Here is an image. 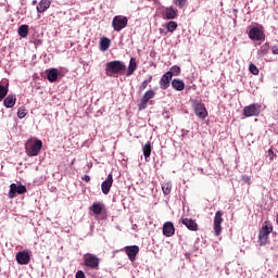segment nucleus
Here are the masks:
<instances>
[{
    "label": "nucleus",
    "mask_w": 278,
    "mask_h": 278,
    "mask_svg": "<svg viewBox=\"0 0 278 278\" xmlns=\"http://www.w3.org/2000/svg\"><path fill=\"white\" fill-rule=\"evenodd\" d=\"M26 154L28 157H36L38 153L42 150V140L40 139H29L25 143Z\"/></svg>",
    "instance_id": "1"
},
{
    "label": "nucleus",
    "mask_w": 278,
    "mask_h": 278,
    "mask_svg": "<svg viewBox=\"0 0 278 278\" xmlns=\"http://www.w3.org/2000/svg\"><path fill=\"white\" fill-rule=\"evenodd\" d=\"M126 68L127 66L123 61H111L106 63L105 71L108 77H112L113 75H121Z\"/></svg>",
    "instance_id": "2"
},
{
    "label": "nucleus",
    "mask_w": 278,
    "mask_h": 278,
    "mask_svg": "<svg viewBox=\"0 0 278 278\" xmlns=\"http://www.w3.org/2000/svg\"><path fill=\"white\" fill-rule=\"evenodd\" d=\"M83 260L86 268H89L90 270H99V264H101V260L97 255L87 253L83 256Z\"/></svg>",
    "instance_id": "3"
},
{
    "label": "nucleus",
    "mask_w": 278,
    "mask_h": 278,
    "mask_svg": "<svg viewBox=\"0 0 278 278\" xmlns=\"http://www.w3.org/2000/svg\"><path fill=\"white\" fill-rule=\"evenodd\" d=\"M270 233H273V224L265 222V225L258 231V240L261 247L267 244Z\"/></svg>",
    "instance_id": "4"
},
{
    "label": "nucleus",
    "mask_w": 278,
    "mask_h": 278,
    "mask_svg": "<svg viewBox=\"0 0 278 278\" xmlns=\"http://www.w3.org/2000/svg\"><path fill=\"white\" fill-rule=\"evenodd\" d=\"M127 23H129L127 16L116 15L113 17L112 27L114 31H122V29H125V27H127Z\"/></svg>",
    "instance_id": "5"
},
{
    "label": "nucleus",
    "mask_w": 278,
    "mask_h": 278,
    "mask_svg": "<svg viewBox=\"0 0 278 278\" xmlns=\"http://www.w3.org/2000/svg\"><path fill=\"white\" fill-rule=\"evenodd\" d=\"M261 112H262V105L254 103L243 109V116H245L247 118L251 116H260Z\"/></svg>",
    "instance_id": "6"
},
{
    "label": "nucleus",
    "mask_w": 278,
    "mask_h": 278,
    "mask_svg": "<svg viewBox=\"0 0 278 278\" xmlns=\"http://www.w3.org/2000/svg\"><path fill=\"white\" fill-rule=\"evenodd\" d=\"M27 192V187L25 185H10L9 199H16V194H25Z\"/></svg>",
    "instance_id": "7"
},
{
    "label": "nucleus",
    "mask_w": 278,
    "mask_h": 278,
    "mask_svg": "<svg viewBox=\"0 0 278 278\" xmlns=\"http://www.w3.org/2000/svg\"><path fill=\"white\" fill-rule=\"evenodd\" d=\"M249 38L250 40L264 41L266 40V35L264 34V30L262 28L253 26L249 30Z\"/></svg>",
    "instance_id": "8"
},
{
    "label": "nucleus",
    "mask_w": 278,
    "mask_h": 278,
    "mask_svg": "<svg viewBox=\"0 0 278 278\" xmlns=\"http://www.w3.org/2000/svg\"><path fill=\"white\" fill-rule=\"evenodd\" d=\"M154 98H155V92L153 91V89H149L148 91H146L142 98L140 99V103L138 105L139 110H147V105L149 104V101H151V99H154Z\"/></svg>",
    "instance_id": "9"
},
{
    "label": "nucleus",
    "mask_w": 278,
    "mask_h": 278,
    "mask_svg": "<svg viewBox=\"0 0 278 278\" xmlns=\"http://www.w3.org/2000/svg\"><path fill=\"white\" fill-rule=\"evenodd\" d=\"M220 225H223V212L217 211L215 213L214 225H213L215 236H219L223 232V227Z\"/></svg>",
    "instance_id": "10"
},
{
    "label": "nucleus",
    "mask_w": 278,
    "mask_h": 278,
    "mask_svg": "<svg viewBox=\"0 0 278 278\" xmlns=\"http://www.w3.org/2000/svg\"><path fill=\"white\" fill-rule=\"evenodd\" d=\"M173 80V73L166 72L160 79L161 90H168L170 88V81Z\"/></svg>",
    "instance_id": "11"
},
{
    "label": "nucleus",
    "mask_w": 278,
    "mask_h": 278,
    "mask_svg": "<svg viewBox=\"0 0 278 278\" xmlns=\"http://www.w3.org/2000/svg\"><path fill=\"white\" fill-rule=\"evenodd\" d=\"M30 260H31V255H29V252L27 251H21L16 253V262L21 266H25L29 264Z\"/></svg>",
    "instance_id": "12"
},
{
    "label": "nucleus",
    "mask_w": 278,
    "mask_h": 278,
    "mask_svg": "<svg viewBox=\"0 0 278 278\" xmlns=\"http://www.w3.org/2000/svg\"><path fill=\"white\" fill-rule=\"evenodd\" d=\"M112 184H114V177L112 176V174H109L106 179L101 185V190L103 194H110Z\"/></svg>",
    "instance_id": "13"
},
{
    "label": "nucleus",
    "mask_w": 278,
    "mask_h": 278,
    "mask_svg": "<svg viewBox=\"0 0 278 278\" xmlns=\"http://www.w3.org/2000/svg\"><path fill=\"white\" fill-rule=\"evenodd\" d=\"M125 251L130 262H136V255L140 253V248L138 245H128L125 248Z\"/></svg>",
    "instance_id": "14"
},
{
    "label": "nucleus",
    "mask_w": 278,
    "mask_h": 278,
    "mask_svg": "<svg viewBox=\"0 0 278 278\" xmlns=\"http://www.w3.org/2000/svg\"><path fill=\"white\" fill-rule=\"evenodd\" d=\"M163 236L166 238H173L175 236V225L172 222H166L163 225Z\"/></svg>",
    "instance_id": "15"
},
{
    "label": "nucleus",
    "mask_w": 278,
    "mask_h": 278,
    "mask_svg": "<svg viewBox=\"0 0 278 278\" xmlns=\"http://www.w3.org/2000/svg\"><path fill=\"white\" fill-rule=\"evenodd\" d=\"M194 114L199 118H206L207 117V109H205V104L197 103L194 106Z\"/></svg>",
    "instance_id": "16"
},
{
    "label": "nucleus",
    "mask_w": 278,
    "mask_h": 278,
    "mask_svg": "<svg viewBox=\"0 0 278 278\" xmlns=\"http://www.w3.org/2000/svg\"><path fill=\"white\" fill-rule=\"evenodd\" d=\"M182 225H185L189 231H199V224L192 218H184Z\"/></svg>",
    "instance_id": "17"
},
{
    "label": "nucleus",
    "mask_w": 278,
    "mask_h": 278,
    "mask_svg": "<svg viewBox=\"0 0 278 278\" xmlns=\"http://www.w3.org/2000/svg\"><path fill=\"white\" fill-rule=\"evenodd\" d=\"M47 73V79L50 81V84H55L58 81V76L60 73L58 72V68H50L46 71Z\"/></svg>",
    "instance_id": "18"
},
{
    "label": "nucleus",
    "mask_w": 278,
    "mask_h": 278,
    "mask_svg": "<svg viewBox=\"0 0 278 278\" xmlns=\"http://www.w3.org/2000/svg\"><path fill=\"white\" fill-rule=\"evenodd\" d=\"M49 8H51V0H40V2L37 4V12L42 14V12H47Z\"/></svg>",
    "instance_id": "19"
},
{
    "label": "nucleus",
    "mask_w": 278,
    "mask_h": 278,
    "mask_svg": "<svg viewBox=\"0 0 278 278\" xmlns=\"http://www.w3.org/2000/svg\"><path fill=\"white\" fill-rule=\"evenodd\" d=\"M136 68H138V63L136 62V58H130L128 70L126 72V77H131V75L136 73Z\"/></svg>",
    "instance_id": "20"
},
{
    "label": "nucleus",
    "mask_w": 278,
    "mask_h": 278,
    "mask_svg": "<svg viewBox=\"0 0 278 278\" xmlns=\"http://www.w3.org/2000/svg\"><path fill=\"white\" fill-rule=\"evenodd\" d=\"M172 88L174 90H177L178 92H181L182 90H185L186 84L184 83V80L175 78L172 80Z\"/></svg>",
    "instance_id": "21"
},
{
    "label": "nucleus",
    "mask_w": 278,
    "mask_h": 278,
    "mask_svg": "<svg viewBox=\"0 0 278 278\" xmlns=\"http://www.w3.org/2000/svg\"><path fill=\"white\" fill-rule=\"evenodd\" d=\"M3 105L4 108H14L16 105V94H9L7 98L3 100Z\"/></svg>",
    "instance_id": "22"
},
{
    "label": "nucleus",
    "mask_w": 278,
    "mask_h": 278,
    "mask_svg": "<svg viewBox=\"0 0 278 278\" xmlns=\"http://www.w3.org/2000/svg\"><path fill=\"white\" fill-rule=\"evenodd\" d=\"M177 9L169 7L165 9V18L167 21H173L174 18H177Z\"/></svg>",
    "instance_id": "23"
},
{
    "label": "nucleus",
    "mask_w": 278,
    "mask_h": 278,
    "mask_svg": "<svg viewBox=\"0 0 278 278\" xmlns=\"http://www.w3.org/2000/svg\"><path fill=\"white\" fill-rule=\"evenodd\" d=\"M151 81H153V75H149L148 78L140 84L138 87V93L142 94V92L149 88V84H151Z\"/></svg>",
    "instance_id": "24"
},
{
    "label": "nucleus",
    "mask_w": 278,
    "mask_h": 278,
    "mask_svg": "<svg viewBox=\"0 0 278 278\" xmlns=\"http://www.w3.org/2000/svg\"><path fill=\"white\" fill-rule=\"evenodd\" d=\"M90 210L92 211L93 214L99 216V214H102L103 210H105V205L103 203H100V202H94L91 205Z\"/></svg>",
    "instance_id": "25"
},
{
    "label": "nucleus",
    "mask_w": 278,
    "mask_h": 278,
    "mask_svg": "<svg viewBox=\"0 0 278 278\" xmlns=\"http://www.w3.org/2000/svg\"><path fill=\"white\" fill-rule=\"evenodd\" d=\"M268 51H270V43L266 42L257 51V56L258 58H264V55H268Z\"/></svg>",
    "instance_id": "26"
},
{
    "label": "nucleus",
    "mask_w": 278,
    "mask_h": 278,
    "mask_svg": "<svg viewBox=\"0 0 278 278\" xmlns=\"http://www.w3.org/2000/svg\"><path fill=\"white\" fill-rule=\"evenodd\" d=\"M17 34L21 36V38H27V36H29V26L21 25L17 29Z\"/></svg>",
    "instance_id": "27"
},
{
    "label": "nucleus",
    "mask_w": 278,
    "mask_h": 278,
    "mask_svg": "<svg viewBox=\"0 0 278 278\" xmlns=\"http://www.w3.org/2000/svg\"><path fill=\"white\" fill-rule=\"evenodd\" d=\"M110 45H111L110 38L102 37L100 39V49H101V51H108L110 49Z\"/></svg>",
    "instance_id": "28"
},
{
    "label": "nucleus",
    "mask_w": 278,
    "mask_h": 278,
    "mask_svg": "<svg viewBox=\"0 0 278 278\" xmlns=\"http://www.w3.org/2000/svg\"><path fill=\"white\" fill-rule=\"evenodd\" d=\"M151 151H152L151 142L146 143L142 148V152H143L146 160H149V157H151Z\"/></svg>",
    "instance_id": "29"
},
{
    "label": "nucleus",
    "mask_w": 278,
    "mask_h": 278,
    "mask_svg": "<svg viewBox=\"0 0 278 278\" xmlns=\"http://www.w3.org/2000/svg\"><path fill=\"white\" fill-rule=\"evenodd\" d=\"M165 27L169 34H173L177 29L178 25L177 22L170 21L165 24Z\"/></svg>",
    "instance_id": "30"
},
{
    "label": "nucleus",
    "mask_w": 278,
    "mask_h": 278,
    "mask_svg": "<svg viewBox=\"0 0 278 278\" xmlns=\"http://www.w3.org/2000/svg\"><path fill=\"white\" fill-rule=\"evenodd\" d=\"M8 92H10V88L3 85H0V101H3L5 97H8Z\"/></svg>",
    "instance_id": "31"
},
{
    "label": "nucleus",
    "mask_w": 278,
    "mask_h": 278,
    "mask_svg": "<svg viewBox=\"0 0 278 278\" xmlns=\"http://www.w3.org/2000/svg\"><path fill=\"white\" fill-rule=\"evenodd\" d=\"M162 190H163V194L168 195L173 190V185L170 182H163Z\"/></svg>",
    "instance_id": "32"
},
{
    "label": "nucleus",
    "mask_w": 278,
    "mask_h": 278,
    "mask_svg": "<svg viewBox=\"0 0 278 278\" xmlns=\"http://www.w3.org/2000/svg\"><path fill=\"white\" fill-rule=\"evenodd\" d=\"M167 73H172V77L175 76H179L180 73H181V67L177 66V65H174L170 67V71H168Z\"/></svg>",
    "instance_id": "33"
},
{
    "label": "nucleus",
    "mask_w": 278,
    "mask_h": 278,
    "mask_svg": "<svg viewBox=\"0 0 278 278\" xmlns=\"http://www.w3.org/2000/svg\"><path fill=\"white\" fill-rule=\"evenodd\" d=\"M174 5L176 8H179V10H184L186 8V3H188V0H173Z\"/></svg>",
    "instance_id": "34"
},
{
    "label": "nucleus",
    "mask_w": 278,
    "mask_h": 278,
    "mask_svg": "<svg viewBox=\"0 0 278 278\" xmlns=\"http://www.w3.org/2000/svg\"><path fill=\"white\" fill-rule=\"evenodd\" d=\"M249 71L252 75H260V68H257L253 63L249 65Z\"/></svg>",
    "instance_id": "35"
},
{
    "label": "nucleus",
    "mask_w": 278,
    "mask_h": 278,
    "mask_svg": "<svg viewBox=\"0 0 278 278\" xmlns=\"http://www.w3.org/2000/svg\"><path fill=\"white\" fill-rule=\"evenodd\" d=\"M17 116L20 118H25V116H27V110H25L24 106L20 108L17 110Z\"/></svg>",
    "instance_id": "36"
},
{
    "label": "nucleus",
    "mask_w": 278,
    "mask_h": 278,
    "mask_svg": "<svg viewBox=\"0 0 278 278\" xmlns=\"http://www.w3.org/2000/svg\"><path fill=\"white\" fill-rule=\"evenodd\" d=\"M267 153H268L269 160L273 162V160H275V156H276L277 154L275 153V151H273V149H269V150L267 151Z\"/></svg>",
    "instance_id": "37"
},
{
    "label": "nucleus",
    "mask_w": 278,
    "mask_h": 278,
    "mask_svg": "<svg viewBox=\"0 0 278 278\" xmlns=\"http://www.w3.org/2000/svg\"><path fill=\"white\" fill-rule=\"evenodd\" d=\"M76 278H86V275L84 274V270H78L76 273Z\"/></svg>",
    "instance_id": "38"
},
{
    "label": "nucleus",
    "mask_w": 278,
    "mask_h": 278,
    "mask_svg": "<svg viewBox=\"0 0 278 278\" xmlns=\"http://www.w3.org/2000/svg\"><path fill=\"white\" fill-rule=\"evenodd\" d=\"M271 53H273V55H278V47L277 46L271 47Z\"/></svg>",
    "instance_id": "39"
},
{
    "label": "nucleus",
    "mask_w": 278,
    "mask_h": 278,
    "mask_svg": "<svg viewBox=\"0 0 278 278\" xmlns=\"http://www.w3.org/2000/svg\"><path fill=\"white\" fill-rule=\"evenodd\" d=\"M243 181H244L245 184H248L249 186H251V177H249V176H243Z\"/></svg>",
    "instance_id": "40"
},
{
    "label": "nucleus",
    "mask_w": 278,
    "mask_h": 278,
    "mask_svg": "<svg viewBox=\"0 0 278 278\" xmlns=\"http://www.w3.org/2000/svg\"><path fill=\"white\" fill-rule=\"evenodd\" d=\"M83 180L86 181V184H88V182L90 181V176L85 175V176L83 177Z\"/></svg>",
    "instance_id": "41"
},
{
    "label": "nucleus",
    "mask_w": 278,
    "mask_h": 278,
    "mask_svg": "<svg viewBox=\"0 0 278 278\" xmlns=\"http://www.w3.org/2000/svg\"><path fill=\"white\" fill-rule=\"evenodd\" d=\"M36 3H37V1H36V0H34V1H33V5H36Z\"/></svg>",
    "instance_id": "42"
},
{
    "label": "nucleus",
    "mask_w": 278,
    "mask_h": 278,
    "mask_svg": "<svg viewBox=\"0 0 278 278\" xmlns=\"http://www.w3.org/2000/svg\"><path fill=\"white\" fill-rule=\"evenodd\" d=\"M160 33L162 34V33H163V30H162V29H160Z\"/></svg>",
    "instance_id": "43"
}]
</instances>
